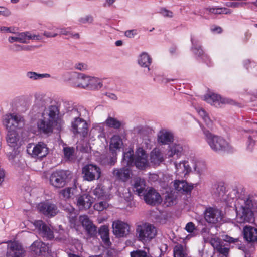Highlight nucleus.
Returning a JSON list of instances; mask_svg holds the SVG:
<instances>
[{"label":"nucleus","instance_id":"53","mask_svg":"<svg viewBox=\"0 0 257 257\" xmlns=\"http://www.w3.org/2000/svg\"><path fill=\"white\" fill-rule=\"evenodd\" d=\"M206 169L205 165L202 162H197L194 166L195 171L199 174H201Z\"/></svg>","mask_w":257,"mask_h":257},{"label":"nucleus","instance_id":"8","mask_svg":"<svg viewBox=\"0 0 257 257\" xmlns=\"http://www.w3.org/2000/svg\"><path fill=\"white\" fill-rule=\"evenodd\" d=\"M27 152L32 157L42 158L48 154V148L47 145L42 142H39L36 145L30 144L27 147Z\"/></svg>","mask_w":257,"mask_h":257},{"label":"nucleus","instance_id":"36","mask_svg":"<svg viewBox=\"0 0 257 257\" xmlns=\"http://www.w3.org/2000/svg\"><path fill=\"white\" fill-rule=\"evenodd\" d=\"M109 230L108 227L106 225L102 226L99 229V234L100 235L101 239H102L104 243L108 246L111 244L109 236Z\"/></svg>","mask_w":257,"mask_h":257},{"label":"nucleus","instance_id":"40","mask_svg":"<svg viewBox=\"0 0 257 257\" xmlns=\"http://www.w3.org/2000/svg\"><path fill=\"white\" fill-rule=\"evenodd\" d=\"M196 111L199 115L202 118L207 127L210 129L212 128L213 125V121L210 119L208 113L205 110L202 108H198L196 109Z\"/></svg>","mask_w":257,"mask_h":257},{"label":"nucleus","instance_id":"31","mask_svg":"<svg viewBox=\"0 0 257 257\" xmlns=\"http://www.w3.org/2000/svg\"><path fill=\"white\" fill-rule=\"evenodd\" d=\"M77 205L80 210L89 209L92 205L90 197L86 194L79 196L77 199Z\"/></svg>","mask_w":257,"mask_h":257},{"label":"nucleus","instance_id":"34","mask_svg":"<svg viewBox=\"0 0 257 257\" xmlns=\"http://www.w3.org/2000/svg\"><path fill=\"white\" fill-rule=\"evenodd\" d=\"M247 132L249 135L247 136V140L246 143V150L250 152H252L254 150L255 145V138L257 135V132L252 130H249Z\"/></svg>","mask_w":257,"mask_h":257},{"label":"nucleus","instance_id":"7","mask_svg":"<svg viewBox=\"0 0 257 257\" xmlns=\"http://www.w3.org/2000/svg\"><path fill=\"white\" fill-rule=\"evenodd\" d=\"M112 233L117 238L126 237L131 232V226L127 222L120 220L113 221Z\"/></svg>","mask_w":257,"mask_h":257},{"label":"nucleus","instance_id":"13","mask_svg":"<svg viewBox=\"0 0 257 257\" xmlns=\"http://www.w3.org/2000/svg\"><path fill=\"white\" fill-rule=\"evenodd\" d=\"M204 218L209 223H216L221 220L222 212L220 210L215 208H208L205 211Z\"/></svg>","mask_w":257,"mask_h":257},{"label":"nucleus","instance_id":"56","mask_svg":"<svg viewBox=\"0 0 257 257\" xmlns=\"http://www.w3.org/2000/svg\"><path fill=\"white\" fill-rule=\"evenodd\" d=\"M64 154L65 158L70 159L73 155L74 149L70 147H65L63 149Z\"/></svg>","mask_w":257,"mask_h":257},{"label":"nucleus","instance_id":"61","mask_svg":"<svg viewBox=\"0 0 257 257\" xmlns=\"http://www.w3.org/2000/svg\"><path fill=\"white\" fill-rule=\"evenodd\" d=\"M186 230L189 233H192L195 229V225L192 222L188 223L185 227Z\"/></svg>","mask_w":257,"mask_h":257},{"label":"nucleus","instance_id":"6","mask_svg":"<svg viewBox=\"0 0 257 257\" xmlns=\"http://www.w3.org/2000/svg\"><path fill=\"white\" fill-rule=\"evenodd\" d=\"M68 171L59 170L53 172L49 177L50 184L55 188L64 187L67 182Z\"/></svg>","mask_w":257,"mask_h":257},{"label":"nucleus","instance_id":"22","mask_svg":"<svg viewBox=\"0 0 257 257\" xmlns=\"http://www.w3.org/2000/svg\"><path fill=\"white\" fill-rule=\"evenodd\" d=\"M244 239L248 242L253 243L257 242V228L250 225H246L243 230Z\"/></svg>","mask_w":257,"mask_h":257},{"label":"nucleus","instance_id":"39","mask_svg":"<svg viewBox=\"0 0 257 257\" xmlns=\"http://www.w3.org/2000/svg\"><path fill=\"white\" fill-rule=\"evenodd\" d=\"M103 86L102 81L99 78L90 76L88 88L90 90H98Z\"/></svg>","mask_w":257,"mask_h":257},{"label":"nucleus","instance_id":"55","mask_svg":"<svg viewBox=\"0 0 257 257\" xmlns=\"http://www.w3.org/2000/svg\"><path fill=\"white\" fill-rule=\"evenodd\" d=\"M131 257H148L147 253L143 250H138L131 252Z\"/></svg>","mask_w":257,"mask_h":257},{"label":"nucleus","instance_id":"41","mask_svg":"<svg viewBox=\"0 0 257 257\" xmlns=\"http://www.w3.org/2000/svg\"><path fill=\"white\" fill-rule=\"evenodd\" d=\"M122 162L124 164L127 166H132L135 162L134 157V151L132 149H130L127 152L124 153Z\"/></svg>","mask_w":257,"mask_h":257},{"label":"nucleus","instance_id":"32","mask_svg":"<svg viewBox=\"0 0 257 257\" xmlns=\"http://www.w3.org/2000/svg\"><path fill=\"white\" fill-rule=\"evenodd\" d=\"M113 173L118 179L125 181L130 177L131 171L128 168H123L114 169Z\"/></svg>","mask_w":257,"mask_h":257},{"label":"nucleus","instance_id":"58","mask_svg":"<svg viewBox=\"0 0 257 257\" xmlns=\"http://www.w3.org/2000/svg\"><path fill=\"white\" fill-rule=\"evenodd\" d=\"M93 21V18L91 16H86L84 17H82L79 19V22L85 24L87 23H92Z\"/></svg>","mask_w":257,"mask_h":257},{"label":"nucleus","instance_id":"5","mask_svg":"<svg viewBox=\"0 0 257 257\" xmlns=\"http://www.w3.org/2000/svg\"><path fill=\"white\" fill-rule=\"evenodd\" d=\"M2 122L7 131L22 129L25 125V120L23 117L15 113L4 115L2 118Z\"/></svg>","mask_w":257,"mask_h":257},{"label":"nucleus","instance_id":"33","mask_svg":"<svg viewBox=\"0 0 257 257\" xmlns=\"http://www.w3.org/2000/svg\"><path fill=\"white\" fill-rule=\"evenodd\" d=\"M152 61L151 57L146 52L141 53L138 60L139 65L142 67L147 68L148 71L150 70L149 66L152 63Z\"/></svg>","mask_w":257,"mask_h":257},{"label":"nucleus","instance_id":"27","mask_svg":"<svg viewBox=\"0 0 257 257\" xmlns=\"http://www.w3.org/2000/svg\"><path fill=\"white\" fill-rule=\"evenodd\" d=\"M123 144L122 139L118 135H114L110 140L109 149L112 155L120 151Z\"/></svg>","mask_w":257,"mask_h":257},{"label":"nucleus","instance_id":"3","mask_svg":"<svg viewBox=\"0 0 257 257\" xmlns=\"http://www.w3.org/2000/svg\"><path fill=\"white\" fill-rule=\"evenodd\" d=\"M202 130L205 136V140L214 152L230 151L232 150V147L222 137L212 134L209 131L201 126Z\"/></svg>","mask_w":257,"mask_h":257},{"label":"nucleus","instance_id":"23","mask_svg":"<svg viewBox=\"0 0 257 257\" xmlns=\"http://www.w3.org/2000/svg\"><path fill=\"white\" fill-rule=\"evenodd\" d=\"M174 257H190V251L184 243H176L173 247Z\"/></svg>","mask_w":257,"mask_h":257},{"label":"nucleus","instance_id":"62","mask_svg":"<svg viewBox=\"0 0 257 257\" xmlns=\"http://www.w3.org/2000/svg\"><path fill=\"white\" fill-rule=\"evenodd\" d=\"M15 29L12 27L0 26V32L14 33Z\"/></svg>","mask_w":257,"mask_h":257},{"label":"nucleus","instance_id":"12","mask_svg":"<svg viewBox=\"0 0 257 257\" xmlns=\"http://www.w3.org/2000/svg\"><path fill=\"white\" fill-rule=\"evenodd\" d=\"M82 173L84 174L85 180L91 181L100 177L101 171L99 167L96 165L89 164L82 169Z\"/></svg>","mask_w":257,"mask_h":257},{"label":"nucleus","instance_id":"28","mask_svg":"<svg viewBox=\"0 0 257 257\" xmlns=\"http://www.w3.org/2000/svg\"><path fill=\"white\" fill-rule=\"evenodd\" d=\"M173 186L176 190L186 193L190 192L193 188V184H188L184 181L175 180Z\"/></svg>","mask_w":257,"mask_h":257},{"label":"nucleus","instance_id":"29","mask_svg":"<svg viewBox=\"0 0 257 257\" xmlns=\"http://www.w3.org/2000/svg\"><path fill=\"white\" fill-rule=\"evenodd\" d=\"M183 147L180 144H174L170 147L166 155L169 157L178 159L183 154Z\"/></svg>","mask_w":257,"mask_h":257},{"label":"nucleus","instance_id":"42","mask_svg":"<svg viewBox=\"0 0 257 257\" xmlns=\"http://www.w3.org/2000/svg\"><path fill=\"white\" fill-rule=\"evenodd\" d=\"M26 77L32 80H38L45 78L50 77V75L48 73L39 74L33 71H28L26 74Z\"/></svg>","mask_w":257,"mask_h":257},{"label":"nucleus","instance_id":"4","mask_svg":"<svg viewBox=\"0 0 257 257\" xmlns=\"http://www.w3.org/2000/svg\"><path fill=\"white\" fill-rule=\"evenodd\" d=\"M157 229L152 224L145 223L139 225L136 228V236L138 239L146 243L150 241L157 235Z\"/></svg>","mask_w":257,"mask_h":257},{"label":"nucleus","instance_id":"45","mask_svg":"<svg viewBox=\"0 0 257 257\" xmlns=\"http://www.w3.org/2000/svg\"><path fill=\"white\" fill-rule=\"evenodd\" d=\"M105 123L108 127L116 129L120 128L121 125L120 121L112 117H108L105 121Z\"/></svg>","mask_w":257,"mask_h":257},{"label":"nucleus","instance_id":"20","mask_svg":"<svg viewBox=\"0 0 257 257\" xmlns=\"http://www.w3.org/2000/svg\"><path fill=\"white\" fill-rule=\"evenodd\" d=\"M204 100L216 107H221L223 104L229 103L228 99L222 98L220 96L214 93L205 96Z\"/></svg>","mask_w":257,"mask_h":257},{"label":"nucleus","instance_id":"25","mask_svg":"<svg viewBox=\"0 0 257 257\" xmlns=\"http://www.w3.org/2000/svg\"><path fill=\"white\" fill-rule=\"evenodd\" d=\"M134 184L133 189L134 192L136 193L139 196H143V194L145 192V189L146 187L145 180L137 177L134 179Z\"/></svg>","mask_w":257,"mask_h":257},{"label":"nucleus","instance_id":"35","mask_svg":"<svg viewBox=\"0 0 257 257\" xmlns=\"http://www.w3.org/2000/svg\"><path fill=\"white\" fill-rule=\"evenodd\" d=\"M77 128L72 127V132L75 135H80L82 137H85L88 133V126L86 121H81Z\"/></svg>","mask_w":257,"mask_h":257},{"label":"nucleus","instance_id":"54","mask_svg":"<svg viewBox=\"0 0 257 257\" xmlns=\"http://www.w3.org/2000/svg\"><path fill=\"white\" fill-rule=\"evenodd\" d=\"M85 229L87 233L91 236H95L96 234V227L93 223L88 226V227H86Z\"/></svg>","mask_w":257,"mask_h":257},{"label":"nucleus","instance_id":"63","mask_svg":"<svg viewBox=\"0 0 257 257\" xmlns=\"http://www.w3.org/2000/svg\"><path fill=\"white\" fill-rule=\"evenodd\" d=\"M223 241H225L229 243H236L239 241V239L234 238L226 235L225 236Z\"/></svg>","mask_w":257,"mask_h":257},{"label":"nucleus","instance_id":"19","mask_svg":"<svg viewBox=\"0 0 257 257\" xmlns=\"http://www.w3.org/2000/svg\"><path fill=\"white\" fill-rule=\"evenodd\" d=\"M30 250L37 256H45L49 252L47 245L42 241L36 240L30 246Z\"/></svg>","mask_w":257,"mask_h":257},{"label":"nucleus","instance_id":"18","mask_svg":"<svg viewBox=\"0 0 257 257\" xmlns=\"http://www.w3.org/2000/svg\"><path fill=\"white\" fill-rule=\"evenodd\" d=\"M35 227L38 230L39 234L44 238L51 240L54 237L53 231L42 220H36L34 222Z\"/></svg>","mask_w":257,"mask_h":257},{"label":"nucleus","instance_id":"26","mask_svg":"<svg viewBox=\"0 0 257 257\" xmlns=\"http://www.w3.org/2000/svg\"><path fill=\"white\" fill-rule=\"evenodd\" d=\"M176 173L180 177H185L191 171V167L187 161H183L179 163H175Z\"/></svg>","mask_w":257,"mask_h":257},{"label":"nucleus","instance_id":"2","mask_svg":"<svg viewBox=\"0 0 257 257\" xmlns=\"http://www.w3.org/2000/svg\"><path fill=\"white\" fill-rule=\"evenodd\" d=\"M59 109L56 105H51L46 108L41 118L37 122L39 131L45 134L51 133L54 125L58 122Z\"/></svg>","mask_w":257,"mask_h":257},{"label":"nucleus","instance_id":"9","mask_svg":"<svg viewBox=\"0 0 257 257\" xmlns=\"http://www.w3.org/2000/svg\"><path fill=\"white\" fill-rule=\"evenodd\" d=\"M40 36L33 34L30 32L26 31L16 33L15 36H10L8 38V41L13 43L15 42L24 44L29 43L30 40H40Z\"/></svg>","mask_w":257,"mask_h":257},{"label":"nucleus","instance_id":"57","mask_svg":"<svg viewBox=\"0 0 257 257\" xmlns=\"http://www.w3.org/2000/svg\"><path fill=\"white\" fill-rule=\"evenodd\" d=\"M75 69L80 71H84L88 69V66L86 64L79 63L75 65Z\"/></svg>","mask_w":257,"mask_h":257},{"label":"nucleus","instance_id":"49","mask_svg":"<svg viewBox=\"0 0 257 257\" xmlns=\"http://www.w3.org/2000/svg\"><path fill=\"white\" fill-rule=\"evenodd\" d=\"M79 221L81 223L82 226L85 228L92 224V222L89 219L86 215H81L79 217Z\"/></svg>","mask_w":257,"mask_h":257},{"label":"nucleus","instance_id":"52","mask_svg":"<svg viewBox=\"0 0 257 257\" xmlns=\"http://www.w3.org/2000/svg\"><path fill=\"white\" fill-rule=\"evenodd\" d=\"M175 198L174 196L171 194H168L165 196V198L164 199V204L166 205V206H170L172 205L175 202Z\"/></svg>","mask_w":257,"mask_h":257},{"label":"nucleus","instance_id":"10","mask_svg":"<svg viewBox=\"0 0 257 257\" xmlns=\"http://www.w3.org/2000/svg\"><path fill=\"white\" fill-rule=\"evenodd\" d=\"M49 29L52 30V32L45 31L43 34L47 37H55L58 35H64L68 36L69 38H79V34L78 33L73 34L70 31V28H65L52 27L49 28Z\"/></svg>","mask_w":257,"mask_h":257},{"label":"nucleus","instance_id":"11","mask_svg":"<svg viewBox=\"0 0 257 257\" xmlns=\"http://www.w3.org/2000/svg\"><path fill=\"white\" fill-rule=\"evenodd\" d=\"M66 115L72 121L81 117H87L89 113L84 106L78 105L69 107L67 111Z\"/></svg>","mask_w":257,"mask_h":257},{"label":"nucleus","instance_id":"21","mask_svg":"<svg viewBox=\"0 0 257 257\" xmlns=\"http://www.w3.org/2000/svg\"><path fill=\"white\" fill-rule=\"evenodd\" d=\"M211 243L216 251L222 255H228L229 245L218 238H214L211 240Z\"/></svg>","mask_w":257,"mask_h":257},{"label":"nucleus","instance_id":"46","mask_svg":"<svg viewBox=\"0 0 257 257\" xmlns=\"http://www.w3.org/2000/svg\"><path fill=\"white\" fill-rule=\"evenodd\" d=\"M227 200L225 202H229L231 199L236 198V200L240 197L239 196V190L235 187L230 189L227 194H226Z\"/></svg>","mask_w":257,"mask_h":257},{"label":"nucleus","instance_id":"50","mask_svg":"<svg viewBox=\"0 0 257 257\" xmlns=\"http://www.w3.org/2000/svg\"><path fill=\"white\" fill-rule=\"evenodd\" d=\"M72 194V188L71 187L65 188L61 190L60 192V194L65 199H68L70 198Z\"/></svg>","mask_w":257,"mask_h":257},{"label":"nucleus","instance_id":"16","mask_svg":"<svg viewBox=\"0 0 257 257\" xmlns=\"http://www.w3.org/2000/svg\"><path fill=\"white\" fill-rule=\"evenodd\" d=\"M143 196L145 202L151 205H155L162 202V198L160 194L153 188L145 190Z\"/></svg>","mask_w":257,"mask_h":257},{"label":"nucleus","instance_id":"47","mask_svg":"<svg viewBox=\"0 0 257 257\" xmlns=\"http://www.w3.org/2000/svg\"><path fill=\"white\" fill-rule=\"evenodd\" d=\"M153 137L150 134L144 136L143 137V146L145 147L146 149H151L153 146Z\"/></svg>","mask_w":257,"mask_h":257},{"label":"nucleus","instance_id":"14","mask_svg":"<svg viewBox=\"0 0 257 257\" xmlns=\"http://www.w3.org/2000/svg\"><path fill=\"white\" fill-rule=\"evenodd\" d=\"M37 208L40 212L50 217L56 215L58 212L56 205L48 202L40 203L38 205Z\"/></svg>","mask_w":257,"mask_h":257},{"label":"nucleus","instance_id":"60","mask_svg":"<svg viewBox=\"0 0 257 257\" xmlns=\"http://www.w3.org/2000/svg\"><path fill=\"white\" fill-rule=\"evenodd\" d=\"M160 13L164 17H167L169 18H171L173 17V13L171 11L167 10L165 8L161 9Z\"/></svg>","mask_w":257,"mask_h":257},{"label":"nucleus","instance_id":"44","mask_svg":"<svg viewBox=\"0 0 257 257\" xmlns=\"http://www.w3.org/2000/svg\"><path fill=\"white\" fill-rule=\"evenodd\" d=\"M191 41L192 45V50L193 53L198 56L202 55L203 52L201 47L198 45V41L194 37L192 36L191 38Z\"/></svg>","mask_w":257,"mask_h":257},{"label":"nucleus","instance_id":"30","mask_svg":"<svg viewBox=\"0 0 257 257\" xmlns=\"http://www.w3.org/2000/svg\"><path fill=\"white\" fill-rule=\"evenodd\" d=\"M225 190L226 188L224 186L216 184L213 188V195L216 199L225 201L227 200Z\"/></svg>","mask_w":257,"mask_h":257},{"label":"nucleus","instance_id":"1","mask_svg":"<svg viewBox=\"0 0 257 257\" xmlns=\"http://www.w3.org/2000/svg\"><path fill=\"white\" fill-rule=\"evenodd\" d=\"M236 220L238 223L254 221V212L257 211V195L239 197L235 202Z\"/></svg>","mask_w":257,"mask_h":257},{"label":"nucleus","instance_id":"51","mask_svg":"<svg viewBox=\"0 0 257 257\" xmlns=\"http://www.w3.org/2000/svg\"><path fill=\"white\" fill-rule=\"evenodd\" d=\"M108 206V204L106 201H101L94 204V209L98 211H102L106 209Z\"/></svg>","mask_w":257,"mask_h":257},{"label":"nucleus","instance_id":"37","mask_svg":"<svg viewBox=\"0 0 257 257\" xmlns=\"http://www.w3.org/2000/svg\"><path fill=\"white\" fill-rule=\"evenodd\" d=\"M7 141L11 147H14L18 140V135L16 130L7 131Z\"/></svg>","mask_w":257,"mask_h":257},{"label":"nucleus","instance_id":"59","mask_svg":"<svg viewBox=\"0 0 257 257\" xmlns=\"http://www.w3.org/2000/svg\"><path fill=\"white\" fill-rule=\"evenodd\" d=\"M0 14L5 16H9L11 14V11L7 8L4 7H0Z\"/></svg>","mask_w":257,"mask_h":257},{"label":"nucleus","instance_id":"64","mask_svg":"<svg viewBox=\"0 0 257 257\" xmlns=\"http://www.w3.org/2000/svg\"><path fill=\"white\" fill-rule=\"evenodd\" d=\"M123 197L126 200L129 201L131 199L132 195L129 189H125L123 190Z\"/></svg>","mask_w":257,"mask_h":257},{"label":"nucleus","instance_id":"38","mask_svg":"<svg viewBox=\"0 0 257 257\" xmlns=\"http://www.w3.org/2000/svg\"><path fill=\"white\" fill-rule=\"evenodd\" d=\"M151 162L154 164H159L163 161V156L160 151L158 149H154L150 155Z\"/></svg>","mask_w":257,"mask_h":257},{"label":"nucleus","instance_id":"43","mask_svg":"<svg viewBox=\"0 0 257 257\" xmlns=\"http://www.w3.org/2000/svg\"><path fill=\"white\" fill-rule=\"evenodd\" d=\"M90 78V76H86L83 74H79L77 78V86L84 88H88Z\"/></svg>","mask_w":257,"mask_h":257},{"label":"nucleus","instance_id":"48","mask_svg":"<svg viewBox=\"0 0 257 257\" xmlns=\"http://www.w3.org/2000/svg\"><path fill=\"white\" fill-rule=\"evenodd\" d=\"M93 194L97 197L100 198L104 196L105 194L104 189L100 185H97V187L93 191Z\"/></svg>","mask_w":257,"mask_h":257},{"label":"nucleus","instance_id":"15","mask_svg":"<svg viewBox=\"0 0 257 257\" xmlns=\"http://www.w3.org/2000/svg\"><path fill=\"white\" fill-rule=\"evenodd\" d=\"M134 164L140 170L144 169L148 166V154L142 148L136 150Z\"/></svg>","mask_w":257,"mask_h":257},{"label":"nucleus","instance_id":"17","mask_svg":"<svg viewBox=\"0 0 257 257\" xmlns=\"http://www.w3.org/2000/svg\"><path fill=\"white\" fill-rule=\"evenodd\" d=\"M24 250L17 242H9L7 246V257H23Z\"/></svg>","mask_w":257,"mask_h":257},{"label":"nucleus","instance_id":"24","mask_svg":"<svg viewBox=\"0 0 257 257\" xmlns=\"http://www.w3.org/2000/svg\"><path fill=\"white\" fill-rule=\"evenodd\" d=\"M174 135L173 133L166 129H162L160 131L158 134V142L162 144H169L173 141Z\"/></svg>","mask_w":257,"mask_h":257}]
</instances>
